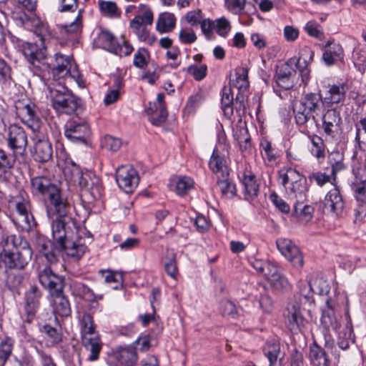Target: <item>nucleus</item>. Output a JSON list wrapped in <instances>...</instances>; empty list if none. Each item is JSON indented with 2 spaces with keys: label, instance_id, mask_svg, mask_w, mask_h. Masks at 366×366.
Segmentation results:
<instances>
[{
  "label": "nucleus",
  "instance_id": "obj_1",
  "mask_svg": "<svg viewBox=\"0 0 366 366\" xmlns=\"http://www.w3.org/2000/svg\"><path fill=\"white\" fill-rule=\"evenodd\" d=\"M82 345L85 350L91 354L88 356L89 361H96L99 359L102 348L96 326L92 316L89 313H84L79 320Z\"/></svg>",
  "mask_w": 366,
  "mask_h": 366
},
{
  "label": "nucleus",
  "instance_id": "obj_2",
  "mask_svg": "<svg viewBox=\"0 0 366 366\" xmlns=\"http://www.w3.org/2000/svg\"><path fill=\"white\" fill-rule=\"evenodd\" d=\"M325 104L320 93H307L294 105L295 121L299 125H304L310 118L315 120L314 114H319L322 105Z\"/></svg>",
  "mask_w": 366,
  "mask_h": 366
},
{
  "label": "nucleus",
  "instance_id": "obj_3",
  "mask_svg": "<svg viewBox=\"0 0 366 366\" xmlns=\"http://www.w3.org/2000/svg\"><path fill=\"white\" fill-rule=\"evenodd\" d=\"M279 179L291 199L305 200L307 187L300 173L295 169H282L279 172Z\"/></svg>",
  "mask_w": 366,
  "mask_h": 366
},
{
  "label": "nucleus",
  "instance_id": "obj_4",
  "mask_svg": "<svg viewBox=\"0 0 366 366\" xmlns=\"http://www.w3.org/2000/svg\"><path fill=\"white\" fill-rule=\"evenodd\" d=\"M51 105L59 112L72 114L81 109V101L65 87H49Z\"/></svg>",
  "mask_w": 366,
  "mask_h": 366
},
{
  "label": "nucleus",
  "instance_id": "obj_5",
  "mask_svg": "<svg viewBox=\"0 0 366 366\" xmlns=\"http://www.w3.org/2000/svg\"><path fill=\"white\" fill-rule=\"evenodd\" d=\"M352 173L355 178L353 189L358 202L355 209V221H360L366 217V164L355 163L352 167Z\"/></svg>",
  "mask_w": 366,
  "mask_h": 366
},
{
  "label": "nucleus",
  "instance_id": "obj_6",
  "mask_svg": "<svg viewBox=\"0 0 366 366\" xmlns=\"http://www.w3.org/2000/svg\"><path fill=\"white\" fill-rule=\"evenodd\" d=\"M32 250L28 242H20L18 247L11 250L6 249L1 254L2 262L5 267L10 269H22L30 262L32 257Z\"/></svg>",
  "mask_w": 366,
  "mask_h": 366
},
{
  "label": "nucleus",
  "instance_id": "obj_7",
  "mask_svg": "<svg viewBox=\"0 0 366 366\" xmlns=\"http://www.w3.org/2000/svg\"><path fill=\"white\" fill-rule=\"evenodd\" d=\"M16 115L22 122L35 130L39 127L41 119L36 105L29 99L18 100L14 104Z\"/></svg>",
  "mask_w": 366,
  "mask_h": 366
},
{
  "label": "nucleus",
  "instance_id": "obj_8",
  "mask_svg": "<svg viewBox=\"0 0 366 366\" xmlns=\"http://www.w3.org/2000/svg\"><path fill=\"white\" fill-rule=\"evenodd\" d=\"M45 199L46 213L49 218L66 217L69 209V205L59 187L52 192Z\"/></svg>",
  "mask_w": 366,
  "mask_h": 366
},
{
  "label": "nucleus",
  "instance_id": "obj_9",
  "mask_svg": "<svg viewBox=\"0 0 366 366\" xmlns=\"http://www.w3.org/2000/svg\"><path fill=\"white\" fill-rule=\"evenodd\" d=\"M64 135L74 143L86 144L91 136V129L86 120L72 119L66 124Z\"/></svg>",
  "mask_w": 366,
  "mask_h": 366
},
{
  "label": "nucleus",
  "instance_id": "obj_10",
  "mask_svg": "<svg viewBox=\"0 0 366 366\" xmlns=\"http://www.w3.org/2000/svg\"><path fill=\"white\" fill-rule=\"evenodd\" d=\"M116 182L126 193H132L139 184L137 172L131 165H122L116 171Z\"/></svg>",
  "mask_w": 366,
  "mask_h": 366
},
{
  "label": "nucleus",
  "instance_id": "obj_11",
  "mask_svg": "<svg viewBox=\"0 0 366 366\" xmlns=\"http://www.w3.org/2000/svg\"><path fill=\"white\" fill-rule=\"evenodd\" d=\"M42 292L36 285H31L24 293V321L31 323L40 307Z\"/></svg>",
  "mask_w": 366,
  "mask_h": 366
},
{
  "label": "nucleus",
  "instance_id": "obj_12",
  "mask_svg": "<svg viewBox=\"0 0 366 366\" xmlns=\"http://www.w3.org/2000/svg\"><path fill=\"white\" fill-rule=\"evenodd\" d=\"M276 244L280 253L292 264L297 268H301L304 264L303 255L299 249L292 240L287 238H279L276 241Z\"/></svg>",
  "mask_w": 366,
  "mask_h": 366
},
{
  "label": "nucleus",
  "instance_id": "obj_13",
  "mask_svg": "<svg viewBox=\"0 0 366 366\" xmlns=\"http://www.w3.org/2000/svg\"><path fill=\"white\" fill-rule=\"evenodd\" d=\"M39 280L44 288L52 295L64 291V278L54 273L49 267H46L39 272Z\"/></svg>",
  "mask_w": 366,
  "mask_h": 366
},
{
  "label": "nucleus",
  "instance_id": "obj_14",
  "mask_svg": "<svg viewBox=\"0 0 366 366\" xmlns=\"http://www.w3.org/2000/svg\"><path fill=\"white\" fill-rule=\"evenodd\" d=\"M8 145L15 154H24L28 144L24 129L17 124H11L8 129Z\"/></svg>",
  "mask_w": 366,
  "mask_h": 366
},
{
  "label": "nucleus",
  "instance_id": "obj_15",
  "mask_svg": "<svg viewBox=\"0 0 366 366\" xmlns=\"http://www.w3.org/2000/svg\"><path fill=\"white\" fill-rule=\"evenodd\" d=\"M16 40L19 42V46L21 47L22 53L27 61L34 67L41 69L43 61L46 57V49L44 46L39 47L36 44L24 42L21 40Z\"/></svg>",
  "mask_w": 366,
  "mask_h": 366
},
{
  "label": "nucleus",
  "instance_id": "obj_16",
  "mask_svg": "<svg viewBox=\"0 0 366 366\" xmlns=\"http://www.w3.org/2000/svg\"><path fill=\"white\" fill-rule=\"evenodd\" d=\"M342 119L340 112L328 109L322 116V129L327 137L337 138L342 133Z\"/></svg>",
  "mask_w": 366,
  "mask_h": 366
},
{
  "label": "nucleus",
  "instance_id": "obj_17",
  "mask_svg": "<svg viewBox=\"0 0 366 366\" xmlns=\"http://www.w3.org/2000/svg\"><path fill=\"white\" fill-rule=\"evenodd\" d=\"M314 56V51L309 48L302 49L300 54L299 57L291 58L287 60L289 64L293 67L296 66L300 72L302 78V81L307 84L310 79V69H308L309 64L312 61Z\"/></svg>",
  "mask_w": 366,
  "mask_h": 366
},
{
  "label": "nucleus",
  "instance_id": "obj_18",
  "mask_svg": "<svg viewBox=\"0 0 366 366\" xmlns=\"http://www.w3.org/2000/svg\"><path fill=\"white\" fill-rule=\"evenodd\" d=\"M227 153L219 149H214L209 162V167L217 179L226 178L229 176Z\"/></svg>",
  "mask_w": 366,
  "mask_h": 366
},
{
  "label": "nucleus",
  "instance_id": "obj_19",
  "mask_svg": "<svg viewBox=\"0 0 366 366\" xmlns=\"http://www.w3.org/2000/svg\"><path fill=\"white\" fill-rule=\"evenodd\" d=\"M322 59L327 66H332L344 59V49L340 44L329 40L322 48Z\"/></svg>",
  "mask_w": 366,
  "mask_h": 366
},
{
  "label": "nucleus",
  "instance_id": "obj_20",
  "mask_svg": "<svg viewBox=\"0 0 366 366\" xmlns=\"http://www.w3.org/2000/svg\"><path fill=\"white\" fill-rule=\"evenodd\" d=\"M284 316L285 323L292 332L297 333L304 325L305 319L301 314V306L298 304H289Z\"/></svg>",
  "mask_w": 366,
  "mask_h": 366
},
{
  "label": "nucleus",
  "instance_id": "obj_21",
  "mask_svg": "<svg viewBox=\"0 0 366 366\" xmlns=\"http://www.w3.org/2000/svg\"><path fill=\"white\" fill-rule=\"evenodd\" d=\"M36 247L49 264H55L59 260V246L54 245L51 242L44 236H37L35 239Z\"/></svg>",
  "mask_w": 366,
  "mask_h": 366
},
{
  "label": "nucleus",
  "instance_id": "obj_22",
  "mask_svg": "<svg viewBox=\"0 0 366 366\" xmlns=\"http://www.w3.org/2000/svg\"><path fill=\"white\" fill-rule=\"evenodd\" d=\"M33 157L39 162H47L51 159L53 149L50 142L44 137H36L34 139Z\"/></svg>",
  "mask_w": 366,
  "mask_h": 366
},
{
  "label": "nucleus",
  "instance_id": "obj_23",
  "mask_svg": "<svg viewBox=\"0 0 366 366\" xmlns=\"http://www.w3.org/2000/svg\"><path fill=\"white\" fill-rule=\"evenodd\" d=\"M81 189L88 192L93 199H99L102 195V186L99 178L91 172H86L79 182Z\"/></svg>",
  "mask_w": 366,
  "mask_h": 366
},
{
  "label": "nucleus",
  "instance_id": "obj_24",
  "mask_svg": "<svg viewBox=\"0 0 366 366\" xmlns=\"http://www.w3.org/2000/svg\"><path fill=\"white\" fill-rule=\"evenodd\" d=\"M58 187L46 176H36L31 179V190L36 196H42L45 198L52 192H55Z\"/></svg>",
  "mask_w": 366,
  "mask_h": 366
},
{
  "label": "nucleus",
  "instance_id": "obj_25",
  "mask_svg": "<svg viewBox=\"0 0 366 366\" xmlns=\"http://www.w3.org/2000/svg\"><path fill=\"white\" fill-rule=\"evenodd\" d=\"M110 359L114 363V366H134L138 356L134 347H127L114 352Z\"/></svg>",
  "mask_w": 366,
  "mask_h": 366
},
{
  "label": "nucleus",
  "instance_id": "obj_26",
  "mask_svg": "<svg viewBox=\"0 0 366 366\" xmlns=\"http://www.w3.org/2000/svg\"><path fill=\"white\" fill-rule=\"evenodd\" d=\"M299 300L301 305H311L314 302L313 293L322 295L327 292V285L322 288H315L314 286L308 282L300 281L298 283Z\"/></svg>",
  "mask_w": 366,
  "mask_h": 366
},
{
  "label": "nucleus",
  "instance_id": "obj_27",
  "mask_svg": "<svg viewBox=\"0 0 366 366\" xmlns=\"http://www.w3.org/2000/svg\"><path fill=\"white\" fill-rule=\"evenodd\" d=\"M296 74V70L292 67L287 61L277 71L274 76L278 86L289 90L294 86L293 78Z\"/></svg>",
  "mask_w": 366,
  "mask_h": 366
},
{
  "label": "nucleus",
  "instance_id": "obj_28",
  "mask_svg": "<svg viewBox=\"0 0 366 366\" xmlns=\"http://www.w3.org/2000/svg\"><path fill=\"white\" fill-rule=\"evenodd\" d=\"M154 20V15L152 9L146 4H141L134 18L131 20L129 27L134 31L139 30L142 26L152 25Z\"/></svg>",
  "mask_w": 366,
  "mask_h": 366
},
{
  "label": "nucleus",
  "instance_id": "obj_29",
  "mask_svg": "<svg viewBox=\"0 0 366 366\" xmlns=\"http://www.w3.org/2000/svg\"><path fill=\"white\" fill-rule=\"evenodd\" d=\"M324 207L329 209L330 212L340 216L342 214L345 208V202L340 189L335 187L331 189L325 196Z\"/></svg>",
  "mask_w": 366,
  "mask_h": 366
},
{
  "label": "nucleus",
  "instance_id": "obj_30",
  "mask_svg": "<svg viewBox=\"0 0 366 366\" xmlns=\"http://www.w3.org/2000/svg\"><path fill=\"white\" fill-rule=\"evenodd\" d=\"M16 209L18 214L17 222L20 226L29 229L31 227L34 222V217L31 213V205L29 201L22 199L16 203Z\"/></svg>",
  "mask_w": 366,
  "mask_h": 366
},
{
  "label": "nucleus",
  "instance_id": "obj_31",
  "mask_svg": "<svg viewBox=\"0 0 366 366\" xmlns=\"http://www.w3.org/2000/svg\"><path fill=\"white\" fill-rule=\"evenodd\" d=\"M51 297V305L53 312L56 316L61 317H68L71 315V306L67 297L64 294V291L55 293Z\"/></svg>",
  "mask_w": 366,
  "mask_h": 366
},
{
  "label": "nucleus",
  "instance_id": "obj_32",
  "mask_svg": "<svg viewBox=\"0 0 366 366\" xmlns=\"http://www.w3.org/2000/svg\"><path fill=\"white\" fill-rule=\"evenodd\" d=\"M263 352L269 360V366H282L285 354L281 352L279 342L274 341L266 342Z\"/></svg>",
  "mask_w": 366,
  "mask_h": 366
},
{
  "label": "nucleus",
  "instance_id": "obj_33",
  "mask_svg": "<svg viewBox=\"0 0 366 366\" xmlns=\"http://www.w3.org/2000/svg\"><path fill=\"white\" fill-rule=\"evenodd\" d=\"M305 200H295L293 204L292 215L297 220L302 224H305L310 221L314 213L312 206L305 204Z\"/></svg>",
  "mask_w": 366,
  "mask_h": 366
},
{
  "label": "nucleus",
  "instance_id": "obj_34",
  "mask_svg": "<svg viewBox=\"0 0 366 366\" xmlns=\"http://www.w3.org/2000/svg\"><path fill=\"white\" fill-rule=\"evenodd\" d=\"M309 359L312 366H331L326 352L316 342L310 347Z\"/></svg>",
  "mask_w": 366,
  "mask_h": 366
},
{
  "label": "nucleus",
  "instance_id": "obj_35",
  "mask_svg": "<svg viewBox=\"0 0 366 366\" xmlns=\"http://www.w3.org/2000/svg\"><path fill=\"white\" fill-rule=\"evenodd\" d=\"M345 94L346 89L344 84L329 85V89L324 98V102L330 105L341 103L344 102Z\"/></svg>",
  "mask_w": 366,
  "mask_h": 366
},
{
  "label": "nucleus",
  "instance_id": "obj_36",
  "mask_svg": "<svg viewBox=\"0 0 366 366\" xmlns=\"http://www.w3.org/2000/svg\"><path fill=\"white\" fill-rule=\"evenodd\" d=\"M244 187V196L247 200L254 199L258 194L259 184L254 174H244L242 179Z\"/></svg>",
  "mask_w": 366,
  "mask_h": 366
},
{
  "label": "nucleus",
  "instance_id": "obj_37",
  "mask_svg": "<svg viewBox=\"0 0 366 366\" xmlns=\"http://www.w3.org/2000/svg\"><path fill=\"white\" fill-rule=\"evenodd\" d=\"M59 246V252L64 251L68 256L79 259L85 253L86 247L80 243L72 242L68 239Z\"/></svg>",
  "mask_w": 366,
  "mask_h": 366
},
{
  "label": "nucleus",
  "instance_id": "obj_38",
  "mask_svg": "<svg viewBox=\"0 0 366 366\" xmlns=\"http://www.w3.org/2000/svg\"><path fill=\"white\" fill-rule=\"evenodd\" d=\"M71 64L69 56H65L61 54H55V63L52 69L53 75L59 79L66 77L68 74V69Z\"/></svg>",
  "mask_w": 366,
  "mask_h": 366
},
{
  "label": "nucleus",
  "instance_id": "obj_39",
  "mask_svg": "<svg viewBox=\"0 0 366 366\" xmlns=\"http://www.w3.org/2000/svg\"><path fill=\"white\" fill-rule=\"evenodd\" d=\"M64 218L55 216V219L53 218L54 219L51 223L52 237L54 241L58 245L62 244V242L67 239Z\"/></svg>",
  "mask_w": 366,
  "mask_h": 366
},
{
  "label": "nucleus",
  "instance_id": "obj_40",
  "mask_svg": "<svg viewBox=\"0 0 366 366\" xmlns=\"http://www.w3.org/2000/svg\"><path fill=\"white\" fill-rule=\"evenodd\" d=\"M176 24V18L172 13L164 12L159 14L157 21V30L160 33L172 31Z\"/></svg>",
  "mask_w": 366,
  "mask_h": 366
},
{
  "label": "nucleus",
  "instance_id": "obj_41",
  "mask_svg": "<svg viewBox=\"0 0 366 366\" xmlns=\"http://www.w3.org/2000/svg\"><path fill=\"white\" fill-rule=\"evenodd\" d=\"M328 162L332 167L331 177L335 181L337 174L345 169L344 154L339 151L331 152L328 156Z\"/></svg>",
  "mask_w": 366,
  "mask_h": 366
},
{
  "label": "nucleus",
  "instance_id": "obj_42",
  "mask_svg": "<svg viewBox=\"0 0 366 366\" xmlns=\"http://www.w3.org/2000/svg\"><path fill=\"white\" fill-rule=\"evenodd\" d=\"M310 153L313 157H316L319 162H322L326 156V146L323 139L317 135H313L310 137Z\"/></svg>",
  "mask_w": 366,
  "mask_h": 366
},
{
  "label": "nucleus",
  "instance_id": "obj_43",
  "mask_svg": "<svg viewBox=\"0 0 366 366\" xmlns=\"http://www.w3.org/2000/svg\"><path fill=\"white\" fill-rule=\"evenodd\" d=\"M326 305L330 310L327 312H323L321 322L325 328H332L335 330H337L340 327V324L334 315V305L332 304V301L330 299L326 300Z\"/></svg>",
  "mask_w": 366,
  "mask_h": 366
},
{
  "label": "nucleus",
  "instance_id": "obj_44",
  "mask_svg": "<svg viewBox=\"0 0 366 366\" xmlns=\"http://www.w3.org/2000/svg\"><path fill=\"white\" fill-rule=\"evenodd\" d=\"M117 43L115 36L108 30H102L97 39V46L110 52Z\"/></svg>",
  "mask_w": 366,
  "mask_h": 366
},
{
  "label": "nucleus",
  "instance_id": "obj_45",
  "mask_svg": "<svg viewBox=\"0 0 366 366\" xmlns=\"http://www.w3.org/2000/svg\"><path fill=\"white\" fill-rule=\"evenodd\" d=\"M64 174L66 179L73 183L79 182L84 173L79 165L71 161L63 169Z\"/></svg>",
  "mask_w": 366,
  "mask_h": 366
},
{
  "label": "nucleus",
  "instance_id": "obj_46",
  "mask_svg": "<svg viewBox=\"0 0 366 366\" xmlns=\"http://www.w3.org/2000/svg\"><path fill=\"white\" fill-rule=\"evenodd\" d=\"M222 109L224 115L230 117L234 112V99L233 94L230 88L224 86L222 89V97L221 99Z\"/></svg>",
  "mask_w": 366,
  "mask_h": 366
},
{
  "label": "nucleus",
  "instance_id": "obj_47",
  "mask_svg": "<svg viewBox=\"0 0 366 366\" xmlns=\"http://www.w3.org/2000/svg\"><path fill=\"white\" fill-rule=\"evenodd\" d=\"M165 258L164 270L169 277L176 280L178 274L176 254L172 249H167Z\"/></svg>",
  "mask_w": 366,
  "mask_h": 366
},
{
  "label": "nucleus",
  "instance_id": "obj_48",
  "mask_svg": "<svg viewBox=\"0 0 366 366\" xmlns=\"http://www.w3.org/2000/svg\"><path fill=\"white\" fill-rule=\"evenodd\" d=\"M356 129L355 141L362 151H366V117L361 118L355 124Z\"/></svg>",
  "mask_w": 366,
  "mask_h": 366
},
{
  "label": "nucleus",
  "instance_id": "obj_49",
  "mask_svg": "<svg viewBox=\"0 0 366 366\" xmlns=\"http://www.w3.org/2000/svg\"><path fill=\"white\" fill-rule=\"evenodd\" d=\"M98 5L102 15L109 17H117L120 15V11L115 2L99 0Z\"/></svg>",
  "mask_w": 366,
  "mask_h": 366
},
{
  "label": "nucleus",
  "instance_id": "obj_50",
  "mask_svg": "<svg viewBox=\"0 0 366 366\" xmlns=\"http://www.w3.org/2000/svg\"><path fill=\"white\" fill-rule=\"evenodd\" d=\"M23 242L27 241L23 239L20 236L4 234L0 242V245L3 248L1 254L5 253L6 249L11 250L13 247H18V244Z\"/></svg>",
  "mask_w": 366,
  "mask_h": 366
},
{
  "label": "nucleus",
  "instance_id": "obj_51",
  "mask_svg": "<svg viewBox=\"0 0 366 366\" xmlns=\"http://www.w3.org/2000/svg\"><path fill=\"white\" fill-rule=\"evenodd\" d=\"M14 340L6 337L0 343V366H4L12 354Z\"/></svg>",
  "mask_w": 366,
  "mask_h": 366
},
{
  "label": "nucleus",
  "instance_id": "obj_52",
  "mask_svg": "<svg viewBox=\"0 0 366 366\" xmlns=\"http://www.w3.org/2000/svg\"><path fill=\"white\" fill-rule=\"evenodd\" d=\"M236 78L232 81V85L238 89H246L249 86L248 70L240 67L236 70Z\"/></svg>",
  "mask_w": 366,
  "mask_h": 366
},
{
  "label": "nucleus",
  "instance_id": "obj_53",
  "mask_svg": "<svg viewBox=\"0 0 366 366\" xmlns=\"http://www.w3.org/2000/svg\"><path fill=\"white\" fill-rule=\"evenodd\" d=\"M194 182L189 177H180L176 182L175 192L179 196L185 195L189 190L194 187Z\"/></svg>",
  "mask_w": 366,
  "mask_h": 366
},
{
  "label": "nucleus",
  "instance_id": "obj_54",
  "mask_svg": "<svg viewBox=\"0 0 366 366\" xmlns=\"http://www.w3.org/2000/svg\"><path fill=\"white\" fill-rule=\"evenodd\" d=\"M217 183L219 187L222 195L227 198H232L236 193V187L234 184L226 178L217 179Z\"/></svg>",
  "mask_w": 366,
  "mask_h": 366
},
{
  "label": "nucleus",
  "instance_id": "obj_55",
  "mask_svg": "<svg viewBox=\"0 0 366 366\" xmlns=\"http://www.w3.org/2000/svg\"><path fill=\"white\" fill-rule=\"evenodd\" d=\"M102 277L104 282L109 284L113 289H117L119 286L122 285V276L110 270L102 271Z\"/></svg>",
  "mask_w": 366,
  "mask_h": 366
},
{
  "label": "nucleus",
  "instance_id": "obj_56",
  "mask_svg": "<svg viewBox=\"0 0 366 366\" xmlns=\"http://www.w3.org/2000/svg\"><path fill=\"white\" fill-rule=\"evenodd\" d=\"M122 144L120 139L111 135L104 136L101 141V146L109 151L115 152L118 151Z\"/></svg>",
  "mask_w": 366,
  "mask_h": 366
},
{
  "label": "nucleus",
  "instance_id": "obj_57",
  "mask_svg": "<svg viewBox=\"0 0 366 366\" xmlns=\"http://www.w3.org/2000/svg\"><path fill=\"white\" fill-rule=\"evenodd\" d=\"M231 29V24L225 17H221L214 21V31L222 37L227 36Z\"/></svg>",
  "mask_w": 366,
  "mask_h": 366
},
{
  "label": "nucleus",
  "instance_id": "obj_58",
  "mask_svg": "<svg viewBox=\"0 0 366 366\" xmlns=\"http://www.w3.org/2000/svg\"><path fill=\"white\" fill-rule=\"evenodd\" d=\"M268 282H269L271 287L277 290H288L290 287V283L287 278L282 275L280 272L272 278H270Z\"/></svg>",
  "mask_w": 366,
  "mask_h": 366
},
{
  "label": "nucleus",
  "instance_id": "obj_59",
  "mask_svg": "<svg viewBox=\"0 0 366 366\" xmlns=\"http://www.w3.org/2000/svg\"><path fill=\"white\" fill-rule=\"evenodd\" d=\"M240 135L234 134L242 152L249 151L252 147L251 138L247 129H243L239 131Z\"/></svg>",
  "mask_w": 366,
  "mask_h": 366
},
{
  "label": "nucleus",
  "instance_id": "obj_60",
  "mask_svg": "<svg viewBox=\"0 0 366 366\" xmlns=\"http://www.w3.org/2000/svg\"><path fill=\"white\" fill-rule=\"evenodd\" d=\"M11 81V69L5 60L0 58V84H9Z\"/></svg>",
  "mask_w": 366,
  "mask_h": 366
},
{
  "label": "nucleus",
  "instance_id": "obj_61",
  "mask_svg": "<svg viewBox=\"0 0 366 366\" xmlns=\"http://www.w3.org/2000/svg\"><path fill=\"white\" fill-rule=\"evenodd\" d=\"M133 46L125 39H122L121 42H118L115 48L112 49V53L116 55L129 56L133 51Z\"/></svg>",
  "mask_w": 366,
  "mask_h": 366
},
{
  "label": "nucleus",
  "instance_id": "obj_62",
  "mask_svg": "<svg viewBox=\"0 0 366 366\" xmlns=\"http://www.w3.org/2000/svg\"><path fill=\"white\" fill-rule=\"evenodd\" d=\"M207 71V66L206 64L200 66L190 65L187 68V72L197 81H200L206 76Z\"/></svg>",
  "mask_w": 366,
  "mask_h": 366
},
{
  "label": "nucleus",
  "instance_id": "obj_63",
  "mask_svg": "<svg viewBox=\"0 0 366 366\" xmlns=\"http://www.w3.org/2000/svg\"><path fill=\"white\" fill-rule=\"evenodd\" d=\"M41 332L46 335L48 340L52 344H57L61 340V335L59 331L49 325H45Z\"/></svg>",
  "mask_w": 366,
  "mask_h": 366
},
{
  "label": "nucleus",
  "instance_id": "obj_64",
  "mask_svg": "<svg viewBox=\"0 0 366 366\" xmlns=\"http://www.w3.org/2000/svg\"><path fill=\"white\" fill-rule=\"evenodd\" d=\"M227 9L234 14H239L244 10L246 0H224Z\"/></svg>",
  "mask_w": 366,
  "mask_h": 366
}]
</instances>
